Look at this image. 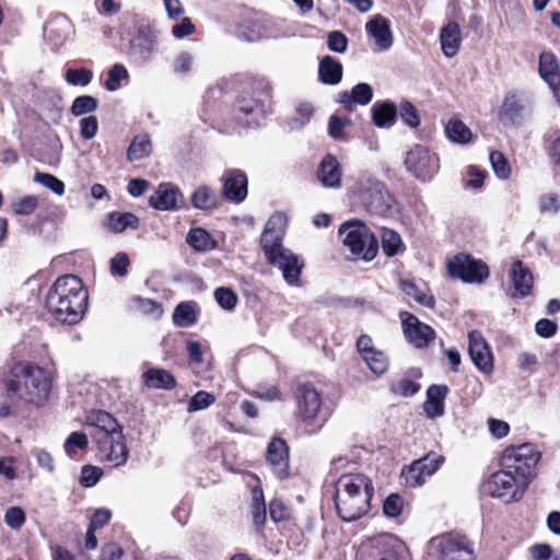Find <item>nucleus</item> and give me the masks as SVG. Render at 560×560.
<instances>
[{"label":"nucleus","mask_w":560,"mask_h":560,"mask_svg":"<svg viewBox=\"0 0 560 560\" xmlns=\"http://www.w3.org/2000/svg\"><path fill=\"white\" fill-rule=\"evenodd\" d=\"M38 205V199L35 196H26L12 203L14 213L21 215H28L35 211Z\"/></svg>","instance_id":"obj_57"},{"label":"nucleus","mask_w":560,"mask_h":560,"mask_svg":"<svg viewBox=\"0 0 560 560\" xmlns=\"http://www.w3.org/2000/svg\"><path fill=\"white\" fill-rule=\"evenodd\" d=\"M267 462L276 476L284 479L289 476V447L282 439H273L267 450Z\"/></svg>","instance_id":"obj_19"},{"label":"nucleus","mask_w":560,"mask_h":560,"mask_svg":"<svg viewBox=\"0 0 560 560\" xmlns=\"http://www.w3.org/2000/svg\"><path fill=\"white\" fill-rule=\"evenodd\" d=\"M42 148L39 160L48 163L50 165H55L60 161V154L62 150V145L60 142H38Z\"/></svg>","instance_id":"obj_43"},{"label":"nucleus","mask_w":560,"mask_h":560,"mask_svg":"<svg viewBox=\"0 0 560 560\" xmlns=\"http://www.w3.org/2000/svg\"><path fill=\"white\" fill-rule=\"evenodd\" d=\"M214 298L218 304L226 311L234 310L238 301L236 293L224 287L218 288L214 291Z\"/></svg>","instance_id":"obj_48"},{"label":"nucleus","mask_w":560,"mask_h":560,"mask_svg":"<svg viewBox=\"0 0 560 560\" xmlns=\"http://www.w3.org/2000/svg\"><path fill=\"white\" fill-rule=\"evenodd\" d=\"M105 225L113 233H121L127 229H138L139 219L131 212H112L107 215Z\"/></svg>","instance_id":"obj_32"},{"label":"nucleus","mask_w":560,"mask_h":560,"mask_svg":"<svg viewBox=\"0 0 560 560\" xmlns=\"http://www.w3.org/2000/svg\"><path fill=\"white\" fill-rule=\"evenodd\" d=\"M467 175L470 177L466 185L471 188H480L483 185L485 177L487 175V172L483 170H480L479 167L475 165H469L467 167Z\"/></svg>","instance_id":"obj_64"},{"label":"nucleus","mask_w":560,"mask_h":560,"mask_svg":"<svg viewBox=\"0 0 560 560\" xmlns=\"http://www.w3.org/2000/svg\"><path fill=\"white\" fill-rule=\"evenodd\" d=\"M445 133L448 140H472L471 130L457 117L447 121Z\"/></svg>","instance_id":"obj_37"},{"label":"nucleus","mask_w":560,"mask_h":560,"mask_svg":"<svg viewBox=\"0 0 560 560\" xmlns=\"http://www.w3.org/2000/svg\"><path fill=\"white\" fill-rule=\"evenodd\" d=\"M511 278L514 288L513 296L525 298L530 293L534 279L529 270L523 266L521 260L513 262Z\"/></svg>","instance_id":"obj_28"},{"label":"nucleus","mask_w":560,"mask_h":560,"mask_svg":"<svg viewBox=\"0 0 560 560\" xmlns=\"http://www.w3.org/2000/svg\"><path fill=\"white\" fill-rule=\"evenodd\" d=\"M539 209L541 213H557L560 209L559 197L556 194H546L539 198Z\"/></svg>","instance_id":"obj_60"},{"label":"nucleus","mask_w":560,"mask_h":560,"mask_svg":"<svg viewBox=\"0 0 560 560\" xmlns=\"http://www.w3.org/2000/svg\"><path fill=\"white\" fill-rule=\"evenodd\" d=\"M191 202L197 209L209 210L215 207L217 198L212 189L203 185L192 194Z\"/></svg>","instance_id":"obj_36"},{"label":"nucleus","mask_w":560,"mask_h":560,"mask_svg":"<svg viewBox=\"0 0 560 560\" xmlns=\"http://www.w3.org/2000/svg\"><path fill=\"white\" fill-rule=\"evenodd\" d=\"M407 170L421 180H430L439 171V158L423 144H415L407 151Z\"/></svg>","instance_id":"obj_10"},{"label":"nucleus","mask_w":560,"mask_h":560,"mask_svg":"<svg viewBox=\"0 0 560 560\" xmlns=\"http://www.w3.org/2000/svg\"><path fill=\"white\" fill-rule=\"evenodd\" d=\"M288 218L283 212H275L262 231L260 245L269 265L279 268L289 285H299L303 261L282 245Z\"/></svg>","instance_id":"obj_2"},{"label":"nucleus","mask_w":560,"mask_h":560,"mask_svg":"<svg viewBox=\"0 0 560 560\" xmlns=\"http://www.w3.org/2000/svg\"><path fill=\"white\" fill-rule=\"evenodd\" d=\"M340 237L343 245L352 255L364 259L372 260L378 250L377 241L369 229L358 221L343 223L339 229Z\"/></svg>","instance_id":"obj_9"},{"label":"nucleus","mask_w":560,"mask_h":560,"mask_svg":"<svg viewBox=\"0 0 560 560\" xmlns=\"http://www.w3.org/2000/svg\"><path fill=\"white\" fill-rule=\"evenodd\" d=\"M399 116L401 120L412 129L418 128L421 124L418 108L407 100H402L399 103Z\"/></svg>","instance_id":"obj_39"},{"label":"nucleus","mask_w":560,"mask_h":560,"mask_svg":"<svg viewBox=\"0 0 560 560\" xmlns=\"http://www.w3.org/2000/svg\"><path fill=\"white\" fill-rule=\"evenodd\" d=\"M327 46L329 50L342 54L348 48V37L340 31H332L328 34Z\"/></svg>","instance_id":"obj_56"},{"label":"nucleus","mask_w":560,"mask_h":560,"mask_svg":"<svg viewBox=\"0 0 560 560\" xmlns=\"http://www.w3.org/2000/svg\"><path fill=\"white\" fill-rule=\"evenodd\" d=\"M89 424L95 428L92 434L93 440L104 438V435H113L114 432H121V427L116 419L106 411L100 410L89 417Z\"/></svg>","instance_id":"obj_26"},{"label":"nucleus","mask_w":560,"mask_h":560,"mask_svg":"<svg viewBox=\"0 0 560 560\" xmlns=\"http://www.w3.org/2000/svg\"><path fill=\"white\" fill-rule=\"evenodd\" d=\"M488 428L494 439H502L510 432V425L508 422L494 418L488 419Z\"/></svg>","instance_id":"obj_63"},{"label":"nucleus","mask_w":560,"mask_h":560,"mask_svg":"<svg viewBox=\"0 0 560 560\" xmlns=\"http://www.w3.org/2000/svg\"><path fill=\"white\" fill-rule=\"evenodd\" d=\"M98 129V121L95 116H88L80 120V133L84 139H92L96 136Z\"/></svg>","instance_id":"obj_62"},{"label":"nucleus","mask_w":560,"mask_h":560,"mask_svg":"<svg viewBox=\"0 0 560 560\" xmlns=\"http://www.w3.org/2000/svg\"><path fill=\"white\" fill-rule=\"evenodd\" d=\"M366 34L372 38L378 50H387L393 45V33L389 21L381 14L373 16L365 25Z\"/></svg>","instance_id":"obj_22"},{"label":"nucleus","mask_w":560,"mask_h":560,"mask_svg":"<svg viewBox=\"0 0 560 560\" xmlns=\"http://www.w3.org/2000/svg\"><path fill=\"white\" fill-rule=\"evenodd\" d=\"M66 81L74 86H86L93 79V71L88 68L68 69L65 73Z\"/></svg>","instance_id":"obj_41"},{"label":"nucleus","mask_w":560,"mask_h":560,"mask_svg":"<svg viewBox=\"0 0 560 560\" xmlns=\"http://www.w3.org/2000/svg\"><path fill=\"white\" fill-rule=\"evenodd\" d=\"M54 378L50 370L27 361L18 362L5 380V394L16 407H39L48 400Z\"/></svg>","instance_id":"obj_1"},{"label":"nucleus","mask_w":560,"mask_h":560,"mask_svg":"<svg viewBox=\"0 0 560 560\" xmlns=\"http://www.w3.org/2000/svg\"><path fill=\"white\" fill-rule=\"evenodd\" d=\"M541 454L538 448L530 443H524L517 446L506 447L500 458V467L511 470L530 483L535 477V467L540 460Z\"/></svg>","instance_id":"obj_6"},{"label":"nucleus","mask_w":560,"mask_h":560,"mask_svg":"<svg viewBox=\"0 0 560 560\" xmlns=\"http://www.w3.org/2000/svg\"><path fill=\"white\" fill-rule=\"evenodd\" d=\"M272 88L260 82L250 91L240 94L231 108L234 128L256 129L261 127L271 110Z\"/></svg>","instance_id":"obj_5"},{"label":"nucleus","mask_w":560,"mask_h":560,"mask_svg":"<svg viewBox=\"0 0 560 560\" xmlns=\"http://www.w3.org/2000/svg\"><path fill=\"white\" fill-rule=\"evenodd\" d=\"M98 101L91 95H81L72 102L70 112L73 116H82L94 112L97 108Z\"/></svg>","instance_id":"obj_40"},{"label":"nucleus","mask_w":560,"mask_h":560,"mask_svg":"<svg viewBox=\"0 0 560 560\" xmlns=\"http://www.w3.org/2000/svg\"><path fill=\"white\" fill-rule=\"evenodd\" d=\"M402 506V498L397 493H392L383 503V512L388 517H397L401 513Z\"/></svg>","instance_id":"obj_53"},{"label":"nucleus","mask_w":560,"mask_h":560,"mask_svg":"<svg viewBox=\"0 0 560 560\" xmlns=\"http://www.w3.org/2000/svg\"><path fill=\"white\" fill-rule=\"evenodd\" d=\"M128 79L129 73L126 67L121 63H115L107 71V79L104 82V88L109 92L117 91L121 86V81Z\"/></svg>","instance_id":"obj_38"},{"label":"nucleus","mask_w":560,"mask_h":560,"mask_svg":"<svg viewBox=\"0 0 560 560\" xmlns=\"http://www.w3.org/2000/svg\"><path fill=\"white\" fill-rule=\"evenodd\" d=\"M97 444L101 460L113 467L124 466L129 457V450L125 443L121 432H114L113 435H104L94 440Z\"/></svg>","instance_id":"obj_12"},{"label":"nucleus","mask_w":560,"mask_h":560,"mask_svg":"<svg viewBox=\"0 0 560 560\" xmlns=\"http://www.w3.org/2000/svg\"><path fill=\"white\" fill-rule=\"evenodd\" d=\"M4 522L12 529H19L25 523V513L21 508L11 506L5 511Z\"/></svg>","instance_id":"obj_58"},{"label":"nucleus","mask_w":560,"mask_h":560,"mask_svg":"<svg viewBox=\"0 0 560 560\" xmlns=\"http://www.w3.org/2000/svg\"><path fill=\"white\" fill-rule=\"evenodd\" d=\"M223 196L232 202H242L247 196V176L240 170H228L222 176Z\"/></svg>","instance_id":"obj_18"},{"label":"nucleus","mask_w":560,"mask_h":560,"mask_svg":"<svg viewBox=\"0 0 560 560\" xmlns=\"http://www.w3.org/2000/svg\"><path fill=\"white\" fill-rule=\"evenodd\" d=\"M528 486L511 470L501 467L483 483V492L508 504L520 501Z\"/></svg>","instance_id":"obj_7"},{"label":"nucleus","mask_w":560,"mask_h":560,"mask_svg":"<svg viewBox=\"0 0 560 560\" xmlns=\"http://www.w3.org/2000/svg\"><path fill=\"white\" fill-rule=\"evenodd\" d=\"M402 242L399 234L393 230H384L382 233V248L388 256H395L401 248Z\"/></svg>","instance_id":"obj_42"},{"label":"nucleus","mask_w":560,"mask_h":560,"mask_svg":"<svg viewBox=\"0 0 560 560\" xmlns=\"http://www.w3.org/2000/svg\"><path fill=\"white\" fill-rule=\"evenodd\" d=\"M34 180L56 195L61 196L65 192V184L51 174L38 172L35 174Z\"/></svg>","instance_id":"obj_50"},{"label":"nucleus","mask_w":560,"mask_h":560,"mask_svg":"<svg viewBox=\"0 0 560 560\" xmlns=\"http://www.w3.org/2000/svg\"><path fill=\"white\" fill-rule=\"evenodd\" d=\"M298 415L304 422L316 419L322 407V395L310 384H303L298 388Z\"/></svg>","instance_id":"obj_17"},{"label":"nucleus","mask_w":560,"mask_h":560,"mask_svg":"<svg viewBox=\"0 0 560 560\" xmlns=\"http://www.w3.org/2000/svg\"><path fill=\"white\" fill-rule=\"evenodd\" d=\"M400 288L406 293V295L412 298L419 304L428 307L434 306V298L429 295L424 290L420 289L415 282L410 280H401Z\"/></svg>","instance_id":"obj_35"},{"label":"nucleus","mask_w":560,"mask_h":560,"mask_svg":"<svg viewBox=\"0 0 560 560\" xmlns=\"http://www.w3.org/2000/svg\"><path fill=\"white\" fill-rule=\"evenodd\" d=\"M129 265L130 260L128 255L126 253H118L110 259V273L114 277H125L128 275Z\"/></svg>","instance_id":"obj_52"},{"label":"nucleus","mask_w":560,"mask_h":560,"mask_svg":"<svg viewBox=\"0 0 560 560\" xmlns=\"http://www.w3.org/2000/svg\"><path fill=\"white\" fill-rule=\"evenodd\" d=\"M183 196L179 189L171 183H162L150 196L149 205L159 211H172L178 206Z\"/></svg>","instance_id":"obj_20"},{"label":"nucleus","mask_w":560,"mask_h":560,"mask_svg":"<svg viewBox=\"0 0 560 560\" xmlns=\"http://www.w3.org/2000/svg\"><path fill=\"white\" fill-rule=\"evenodd\" d=\"M372 480L363 474H345L336 482L335 506L343 522L355 521L370 510Z\"/></svg>","instance_id":"obj_4"},{"label":"nucleus","mask_w":560,"mask_h":560,"mask_svg":"<svg viewBox=\"0 0 560 560\" xmlns=\"http://www.w3.org/2000/svg\"><path fill=\"white\" fill-rule=\"evenodd\" d=\"M173 322L178 327H188L197 322L196 303L182 302L173 313Z\"/></svg>","instance_id":"obj_33"},{"label":"nucleus","mask_w":560,"mask_h":560,"mask_svg":"<svg viewBox=\"0 0 560 560\" xmlns=\"http://www.w3.org/2000/svg\"><path fill=\"white\" fill-rule=\"evenodd\" d=\"M526 113L525 101L516 92H509L499 108L498 119L503 126L517 127L523 124Z\"/></svg>","instance_id":"obj_15"},{"label":"nucleus","mask_w":560,"mask_h":560,"mask_svg":"<svg viewBox=\"0 0 560 560\" xmlns=\"http://www.w3.org/2000/svg\"><path fill=\"white\" fill-rule=\"evenodd\" d=\"M142 383L148 388L173 389L176 386L175 377L166 370L150 368L142 374Z\"/></svg>","instance_id":"obj_29"},{"label":"nucleus","mask_w":560,"mask_h":560,"mask_svg":"<svg viewBox=\"0 0 560 560\" xmlns=\"http://www.w3.org/2000/svg\"><path fill=\"white\" fill-rule=\"evenodd\" d=\"M431 555L436 560H476L474 542L459 533H445L430 540Z\"/></svg>","instance_id":"obj_8"},{"label":"nucleus","mask_w":560,"mask_h":560,"mask_svg":"<svg viewBox=\"0 0 560 560\" xmlns=\"http://www.w3.org/2000/svg\"><path fill=\"white\" fill-rule=\"evenodd\" d=\"M468 352L472 363L479 371L486 374L492 372V352L480 331L472 330L468 334Z\"/></svg>","instance_id":"obj_16"},{"label":"nucleus","mask_w":560,"mask_h":560,"mask_svg":"<svg viewBox=\"0 0 560 560\" xmlns=\"http://www.w3.org/2000/svg\"><path fill=\"white\" fill-rule=\"evenodd\" d=\"M538 72L547 84L560 78V63L552 51H542L538 59Z\"/></svg>","instance_id":"obj_31"},{"label":"nucleus","mask_w":560,"mask_h":560,"mask_svg":"<svg viewBox=\"0 0 560 560\" xmlns=\"http://www.w3.org/2000/svg\"><path fill=\"white\" fill-rule=\"evenodd\" d=\"M419 389L420 385L410 378H401L392 385V390L395 394L405 397L413 396L419 392Z\"/></svg>","instance_id":"obj_54"},{"label":"nucleus","mask_w":560,"mask_h":560,"mask_svg":"<svg viewBox=\"0 0 560 560\" xmlns=\"http://www.w3.org/2000/svg\"><path fill=\"white\" fill-rule=\"evenodd\" d=\"M186 242L198 252H206L213 247L210 234L201 228L191 229L187 234Z\"/></svg>","instance_id":"obj_34"},{"label":"nucleus","mask_w":560,"mask_h":560,"mask_svg":"<svg viewBox=\"0 0 560 560\" xmlns=\"http://www.w3.org/2000/svg\"><path fill=\"white\" fill-rule=\"evenodd\" d=\"M88 435L82 432H72L65 442V451L69 456H73L78 450L88 448Z\"/></svg>","instance_id":"obj_47"},{"label":"nucleus","mask_w":560,"mask_h":560,"mask_svg":"<svg viewBox=\"0 0 560 560\" xmlns=\"http://www.w3.org/2000/svg\"><path fill=\"white\" fill-rule=\"evenodd\" d=\"M133 306L142 314L159 318L163 313L162 305L151 299L137 296L133 299Z\"/></svg>","instance_id":"obj_45"},{"label":"nucleus","mask_w":560,"mask_h":560,"mask_svg":"<svg viewBox=\"0 0 560 560\" xmlns=\"http://www.w3.org/2000/svg\"><path fill=\"white\" fill-rule=\"evenodd\" d=\"M151 153V142H130L127 158L130 162L139 161Z\"/></svg>","instance_id":"obj_59"},{"label":"nucleus","mask_w":560,"mask_h":560,"mask_svg":"<svg viewBox=\"0 0 560 560\" xmlns=\"http://www.w3.org/2000/svg\"><path fill=\"white\" fill-rule=\"evenodd\" d=\"M373 98V89L369 83H358L350 91H342L338 94V102L342 108L352 113L357 106H365Z\"/></svg>","instance_id":"obj_21"},{"label":"nucleus","mask_w":560,"mask_h":560,"mask_svg":"<svg viewBox=\"0 0 560 560\" xmlns=\"http://www.w3.org/2000/svg\"><path fill=\"white\" fill-rule=\"evenodd\" d=\"M363 360L375 374H383L388 368L386 355L378 350L368 352V354H364Z\"/></svg>","instance_id":"obj_46"},{"label":"nucleus","mask_w":560,"mask_h":560,"mask_svg":"<svg viewBox=\"0 0 560 560\" xmlns=\"http://www.w3.org/2000/svg\"><path fill=\"white\" fill-rule=\"evenodd\" d=\"M196 32V26L191 22L190 18H183L179 23H176L172 27V34L175 38L182 39Z\"/></svg>","instance_id":"obj_61"},{"label":"nucleus","mask_w":560,"mask_h":560,"mask_svg":"<svg viewBox=\"0 0 560 560\" xmlns=\"http://www.w3.org/2000/svg\"><path fill=\"white\" fill-rule=\"evenodd\" d=\"M215 401V397L205 390L197 392L188 402V411H198L210 407Z\"/></svg>","instance_id":"obj_51"},{"label":"nucleus","mask_w":560,"mask_h":560,"mask_svg":"<svg viewBox=\"0 0 560 560\" xmlns=\"http://www.w3.org/2000/svg\"><path fill=\"white\" fill-rule=\"evenodd\" d=\"M103 475L100 467L85 465L81 469L80 483L84 487H93L97 483Z\"/></svg>","instance_id":"obj_55"},{"label":"nucleus","mask_w":560,"mask_h":560,"mask_svg":"<svg viewBox=\"0 0 560 560\" xmlns=\"http://www.w3.org/2000/svg\"><path fill=\"white\" fill-rule=\"evenodd\" d=\"M440 42L443 54L452 58L457 55L460 43V27L457 22H448L440 32Z\"/></svg>","instance_id":"obj_25"},{"label":"nucleus","mask_w":560,"mask_h":560,"mask_svg":"<svg viewBox=\"0 0 560 560\" xmlns=\"http://www.w3.org/2000/svg\"><path fill=\"white\" fill-rule=\"evenodd\" d=\"M447 270L452 278L468 283H481L489 277L488 266L466 254H458L451 259L447 264Z\"/></svg>","instance_id":"obj_11"},{"label":"nucleus","mask_w":560,"mask_h":560,"mask_svg":"<svg viewBox=\"0 0 560 560\" xmlns=\"http://www.w3.org/2000/svg\"><path fill=\"white\" fill-rule=\"evenodd\" d=\"M316 176L324 187L338 188L341 184V167L337 159L327 154L320 162Z\"/></svg>","instance_id":"obj_23"},{"label":"nucleus","mask_w":560,"mask_h":560,"mask_svg":"<svg viewBox=\"0 0 560 560\" xmlns=\"http://www.w3.org/2000/svg\"><path fill=\"white\" fill-rule=\"evenodd\" d=\"M489 161L492 166L494 174L500 179H508L511 175V167L508 160L499 151H492L489 154Z\"/></svg>","instance_id":"obj_44"},{"label":"nucleus","mask_w":560,"mask_h":560,"mask_svg":"<svg viewBox=\"0 0 560 560\" xmlns=\"http://www.w3.org/2000/svg\"><path fill=\"white\" fill-rule=\"evenodd\" d=\"M351 125V119L348 117H340L338 115H331L328 120V135L332 139L345 138V128Z\"/></svg>","instance_id":"obj_49"},{"label":"nucleus","mask_w":560,"mask_h":560,"mask_svg":"<svg viewBox=\"0 0 560 560\" xmlns=\"http://www.w3.org/2000/svg\"><path fill=\"white\" fill-rule=\"evenodd\" d=\"M405 338L416 348L428 347L435 339L433 328L419 320L415 315L404 312L400 314Z\"/></svg>","instance_id":"obj_14"},{"label":"nucleus","mask_w":560,"mask_h":560,"mask_svg":"<svg viewBox=\"0 0 560 560\" xmlns=\"http://www.w3.org/2000/svg\"><path fill=\"white\" fill-rule=\"evenodd\" d=\"M343 68L339 60L325 56L319 60L318 78L322 83L336 85L342 80Z\"/></svg>","instance_id":"obj_30"},{"label":"nucleus","mask_w":560,"mask_h":560,"mask_svg":"<svg viewBox=\"0 0 560 560\" xmlns=\"http://www.w3.org/2000/svg\"><path fill=\"white\" fill-rule=\"evenodd\" d=\"M88 291L81 279L73 275L59 277L48 291L46 307L56 320L74 325L88 307Z\"/></svg>","instance_id":"obj_3"},{"label":"nucleus","mask_w":560,"mask_h":560,"mask_svg":"<svg viewBox=\"0 0 560 560\" xmlns=\"http://www.w3.org/2000/svg\"><path fill=\"white\" fill-rule=\"evenodd\" d=\"M372 121L378 128L393 127L398 117L397 106L392 101H377L371 108Z\"/></svg>","instance_id":"obj_24"},{"label":"nucleus","mask_w":560,"mask_h":560,"mask_svg":"<svg viewBox=\"0 0 560 560\" xmlns=\"http://www.w3.org/2000/svg\"><path fill=\"white\" fill-rule=\"evenodd\" d=\"M447 395V386L431 385L427 390V400L423 410L429 418H438L444 413V400Z\"/></svg>","instance_id":"obj_27"},{"label":"nucleus","mask_w":560,"mask_h":560,"mask_svg":"<svg viewBox=\"0 0 560 560\" xmlns=\"http://www.w3.org/2000/svg\"><path fill=\"white\" fill-rule=\"evenodd\" d=\"M444 463V457L436 454H428L427 456L412 462V464L402 469L401 477L409 487H419L423 485L430 476H432Z\"/></svg>","instance_id":"obj_13"}]
</instances>
